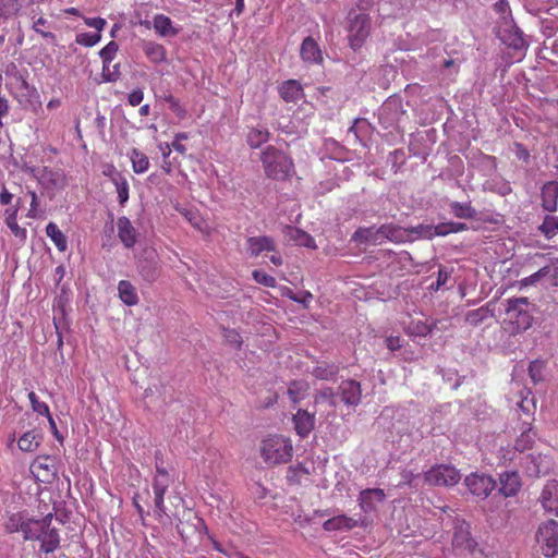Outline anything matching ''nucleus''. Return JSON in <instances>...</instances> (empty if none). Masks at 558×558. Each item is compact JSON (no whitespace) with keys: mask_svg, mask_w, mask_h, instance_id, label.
I'll list each match as a JSON object with an SVG mask.
<instances>
[{"mask_svg":"<svg viewBox=\"0 0 558 558\" xmlns=\"http://www.w3.org/2000/svg\"><path fill=\"white\" fill-rule=\"evenodd\" d=\"M409 238L404 234L403 228L393 223H385L376 228L372 227H359L351 236V242L359 245H380L385 241L393 243H404Z\"/></svg>","mask_w":558,"mask_h":558,"instance_id":"1","label":"nucleus"},{"mask_svg":"<svg viewBox=\"0 0 558 558\" xmlns=\"http://www.w3.org/2000/svg\"><path fill=\"white\" fill-rule=\"evenodd\" d=\"M262 162L266 175L275 180H286L294 172L293 160L274 146L262 153Z\"/></svg>","mask_w":558,"mask_h":558,"instance_id":"2","label":"nucleus"},{"mask_svg":"<svg viewBox=\"0 0 558 558\" xmlns=\"http://www.w3.org/2000/svg\"><path fill=\"white\" fill-rule=\"evenodd\" d=\"M506 320L512 326V332L527 330L533 323L532 303L527 298H512L505 301Z\"/></svg>","mask_w":558,"mask_h":558,"instance_id":"3","label":"nucleus"},{"mask_svg":"<svg viewBox=\"0 0 558 558\" xmlns=\"http://www.w3.org/2000/svg\"><path fill=\"white\" fill-rule=\"evenodd\" d=\"M292 453V442L284 436L274 435L262 441L260 454L268 464L287 463L291 460Z\"/></svg>","mask_w":558,"mask_h":558,"instance_id":"4","label":"nucleus"},{"mask_svg":"<svg viewBox=\"0 0 558 558\" xmlns=\"http://www.w3.org/2000/svg\"><path fill=\"white\" fill-rule=\"evenodd\" d=\"M424 483L429 486L451 487L461 480V473L451 464H436L423 473Z\"/></svg>","mask_w":558,"mask_h":558,"instance_id":"5","label":"nucleus"},{"mask_svg":"<svg viewBox=\"0 0 558 558\" xmlns=\"http://www.w3.org/2000/svg\"><path fill=\"white\" fill-rule=\"evenodd\" d=\"M536 542L546 557L558 555V523L555 520H547L538 525Z\"/></svg>","mask_w":558,"mask_h":558,"instance_id":"6","label":"nucleus"},{"mask_svg":"<svg viewBox=\"0 0 558 558\" xmlns=\"http://www.w3.org/2000/svg\"><path fill=\"white\" fill-rule=\"evenodd\" d=\"M53 514L48 513L40 519L38 537L35 541L40 542L39 550L44 554L54 553L60 547L59 530L51 526Z\"/></svg>","mask_w":558,"mask_h":558,"instance_id":"7","label":"nucleus"},{"mask_svg":"<svg viewBox=\"0 0 558 558\" xmlns=\"http://www.w3.org/2000/svg\"><path fill=\"white\" fill-rule=\"evenodd\" d=\"M497 24V35L505 45L515 50H522L527 47L523 32L515 25L513 20L498 22Z\"/></svg>","mask_w":558,"mask_h":558,"instance_id":"8","label":"nucleus"},{"mask_svg":"<svg viewBox=\"0 0 558 558\" xmlns=\"http://www.w3.org/2000/svg\"><path fill=\"white\" fill-rule=\"evenodd\" d=\"M349 41L352 49L362 47L371 32V19L366 13L355 14L350 17Z\"/></svg>","mask_w":558,"mask_h":558,"instance_id":"9","label":"nucleus"},{"mask_svg":"<svg viewBox=\"0 0 558 558\" xmlns=\"http://www.w3.org/2000/svg\"><path fill=\"white\" fill-rule=\"evenodd\" d=\"M520 464L529 476L538 477L549 472L551 460L546 454L529 453L522 458Z\"/></svg>","mask_w":558,"mask_h":558,"instance_id":"10","label":"nucleus"},{"mask_svg":"<svg viewBox=\"0 0 558 558\" xmlns=\"http://www.w3.org/2000/svg\"><path fill=\"white\" fill-rule=\"evenodd\" d=\"M464 483L471 494L481 498L488 497L497 485L496 481L492 476L480 473H472L468 475Z\"/></svg>","mask_w":558,"mask_h":558,"instance_id":"11","label":"nucleus"},{"mask_svg":"<svg viewBox=\"0 0 558 558\" xmlns=\"http://www.w3.org/2000/svg\"><path fill=\"white\" fill-rule=\"evenodd\" d=\"M170 484V478H166L163 475L160 477H154L153 481V492H154V506H155V517L157 520L161 521L163 517H167L166 506H165V494L168 490Z\"/></svg>","mask_w":558,"mask_h":558,"instance_id":"12","label":"nucleus"},{"mask_svg":"<svg viewBox=\"0 0 558 558\" xmlns=\"http://www.w3.org/2000/svg\"><path fill=\"white\" fill-rule=\"evenodd\" d=\"M403 113L398 100H388L379 109V121L385 129H389L399 123Z\"/></svg>","mask_w":558,"mask_h":558,"instance_id":"13","label":"nucleus"},{"mask_svg":"<svg viewBox=\"0 0 558 558\" xmlns=\"http://www.w3.org/2000/svg\"><path fill=\"white\" fill-rule=\"evenodd\" d=\"M543 509L558 517V481H548L538 497Z\"/></svg>","mask_w":558,"mask_h":558,"instance_id":"14","label":"nucleus"},{"mask_svg":"<svg viewBox=\"0 0 558 558\" xmlns=\"http://www.w3.org/2000/svg\"><path fill=\"white\" fill-rule=\"evenodd\" d=\"M338 395L345 405L356 407L362 397L361 384L354 379L343 380L338 387Z\"/></svg>","mask_w":558,"mask_h":558,"instance_id":"15","label":"nucleus"},{"mask_svg":"<svg viewBox=\"0 0 558 558\" xmlns=\"http://www.w3.org/2000/svg\"><path fill=\"white\" fill-rule=\"evenodd\" d=\"M499 493L504 497H513L520 492L522 482L517 471H505L499 475Z\"/></svg>","mask_w":558,"mask_h":558,"instance_id":"16","label":"nucleus"},{"mask_svg":"<svg viewBox=\"0 0 558 558\" xmlns=\"http://www.w3.org/2000/svg\"><path fill=\"white\" fill-rule=\"evenodd\" d=\"M541 206L548 213H555L558 208V182L548 181L541 189Z\"/></svg>","mask_w":558,"mask_h":558,"instance_id":"17","label":"nucleus"},{"mask_svg":"<svg viewBox=\"0 0 558 558\" xmlns=\"http://www.w3.org/2000/svg\"><path fill=\"white\" fill-rule=\"evenodd\" d=\"M159 262L154 253H149L145 258L137 262V270L142 278L147 282H154L159 277Z\"/></svg>","mask_w":558,"mask_h":558,"instance_id":"18","label":"nucleus"},{"mask_svg":"<svg viewBox=\"0 0 558 558\" xmlns=\"http://www.w3.org/2000/svg\"><path fill=\"white\" fill-rule=\"evenodd\" d=\"M294 429L296 434L305 438L315 427V414L308 413L306 410L299 409L293 415Z\"/></svg>","mask_w":558,"mask_h":558,"instance_id":"19","label":"nucleus"},{"mask_svg":"<svg viewBox=\"0 0 558 558\" xmlns=\"http://www.w3.org/2000/svg\"><path fill=\"white\" fill-rule=\"evenodd\" d=\"M300 56L307 63L320 64L323 62L322 50L316 40L311 36L303 39Z\"/></svg>","mask_w":558,"mask_h":558,"instance_id":"20","label":"nucleus"},{"mask_svg":"<svg viewBox=\"0 0 558 558\" xmlns=\"http://www.w3.org/2000/svg\"><path fill=\"white\" fill-rule=\"evenodd\" d=\"M452 544L454 547L472 551L476 543L470 533V525L465 522H460L454 526Z\"/></svg>","mask_w":558,"mask_h":558,"instance_id":"21","label":"nucleus"},{"mask_svg":"<svg viewBox=\"0 0 558 558\" xmlns=\"http://www.w3.org/2000/svg\"><path fill=\"white\" fill-rule=\"evenodd\" d=\"M246 250L251 256L257 257L264 252H274L276 245L270 236H250L246 240Z\"/></svg>","mask_w":558,"mask_h":558,"instance_id":"22","label":"nucleus"},{"mask_svg":"<svg viewBox=\"0 0 558 558\" xmlns=\"http://www.w3.org/2000/svg\"><path fill=\"white\" fill-rule=\"evenodd\" d=\"M386 495L380 488H367L360 493L359 504L364 512H371L375 510V501H384Z\"/></svg>","mask_w":558,"mask_h":558,"instance_id":"23","label":"nucleus"},{"mask_svg":"<svg viewBox=\"0 0 558 558\" xmlns=\"http://www.w3.org/2000/svg\"><path fill=\"white\" fill-rule=\"evenodd\" d=\"M521 435L515 439L514 449L519 452H524L532 448L536 433L532 429V422L520 417Z\"/></svg>","mask_w":558,"mask_h":558,"instance_id":"24","label":"nucleus"},{"mask_svg":"<svg viewBox=\"0 0 558 558\" xmlns=\"http://www.w3.org/2000/svg\"><path fill=\"white\" fill-rule=\"evenodd\" d=\"M118 236L123 243V245L128 248H131L136 243V231L132 226L130 219L125 216H122L118 219Z\"/></svg>","mask_w":558,"mask_h":558,"instance_id":"25","label":"nucleus"},{"mask_svg":"<svg viewBox=\"0 0 558 558\" xmlns=\"http://www.w3.org/2000/svg\"><path fill=\"white\" fill-rule=\"evenodd\" d=\"M279 94L287 102H296L304 96L302 85L295 80L283 82L279 86Z\"/></svg>","mask_w":558,"mask_h":558,"instance_id":"26","label":"nucleus"},{"mask_svg":"<svg viewBox=\"0 0 558 558\" xmlns=\"http://www.w3.org/2000/svg\"><path fill=\"white\" fill-rule=\"evenodd\" d=\"M153 26L160 37H174L179 34V28H175L170 17L165 14H156Z\"/></svg>","mask_w":558,"mask_h":558,"instance_id":"27","label":"nucleus"},{"mask_svg":"<svg viewBox=\"0 0 558 558\" xmlns=\"http://www.w3.org/2000/svg\"><path fill=\"white\" fill-rule=\"evenodd\" d=\"M43 436L39 432L32 429L24 433L17 440V446L23 452H34L39 447Z\"/></svg>","mask_w":558,"mask_h":558,"instance_id":"28","label":"nucleus"},{"mask_svg":"<svg viewBox=\"0 0 558 558\" xmlns=\"http://www.w3.org/2000/svg\"><path fill=\"white\" fill-rule=\"evenodd\" d=\"M118 292L120 300L128 306H134L140 301L136 288L129 280L119 281Z\"/></svg>","mask_w":558,"mask_h":558,"instance_id":"29","label":"nucleus"},{"mask_svg":"<svg viewBox=\"0 0 558 558\" xmlns=\"http://www.w3.org/2000/svg\"><path fill=\"white\" fill-rule=\"evenodd\" d=\"M142 49L145 56L154 63L159 64L166 61V48L155 41H144Z\"/></svg>","mask_w":558,"mask_h":558,"instance_id":"30","label":"nucleus"},{"mask_svg":"<svg viewBox=\"0 0 558 558\" xmlns=\"http://www.w3.org/2000/svg\"><path fill=\"white\" fill-rule=\"evenodd\" d=\"M356 520L342 514L326 520L323 524V527L324 530L331 532L340 530H351L354 526H356Z\"/></svg>","mask_w":558,"mask_h":558,"instance_id":"31","label":"nucleus"},{"mask_svg":"<svg viewBox=\"0 0 558 558\" xmlns=\"http://www.w3.org/2000/svg\"><path fill=\"white\" fill-rule=\"evenodd\" d=\"M451 214L459 219H474L477 216L476 209L471 206V203L449 202L448 204Z\"/></svg>","mask_w":558,"mask_h":558,"instance_id":"32","label":"nucleus"},{"mask_svg":"<svg viewBox=\"0 0 558 558\" xmlns=\"http://www.w3.org/2000/svg\"><path fill=\"white\" fill-rule=\"evenodd\" d=\"M46 234L60 252H65L68 250L66 236L54 222H49L46 226Z\"/></svg>","mask_w":558,"mask_h":558,"instance_id":"33","label":"nucleus"},{"mask_svg":"<svg viewBox=\"0 0 558 558\" xmlns=\"http://www.w3.org/2000/svg\"><path fill=\"white\" fill-rule=\"evenodd\" d=\"M339 373V367L336 364L320 363L316 365L312 375L320 380H335Z\"/></svg>","mask_w":558,"mask_h":558,"instance_id":"34","label":"nucleus"},{"mask_svg":"<svg viewBox=\"0 0 558 558\" xmlns=\"http://www.w3.org/2000/svg\"><path fill=\"white\" fill-rule=\"evenodd\" d=\"M130 159L132 162V169L135 173L141 174L148 170L149 159L137 148H132L130 151Z\"/></svg>","mask_w":558,"mask_h":558,"instance_id":"35","label":"nucleus"},{"mask_svg":"<svg viewBox=\"0 0 558 558\" xmlns=\"http://www.w3.org/2000/svg\"><path fill=\"white\" fill-rule=\"evenodd\" d=\"M40 519H34L27 514L19 532L23 534L24 541H35L38 537Z\"/></svg>","mask_w":558,"mask_h":558,"instance_id":"36","label":"nucleus"},{"mask_svg":"<svg viewBox=\"0 0 558 558\" xmlns=\"http://www.w3.org/2000/svg\"><path fill=\"white\" fill-rule=\"evenodd\" d=\"M538 231L545 239L551 240L558 234V217L546 215L543 222L538 226Z\"/></svg>","mask_w":558,"mask_h":558,"instance_id":"37","label":"nucleus"},{"mask_svg":"<svg viewBox=\"0 0 558 558\" xmlns=\"http://www.w3.org/2000/svg\"><path fill=\"white\" fill-rule=\"evenodd\" d=\"M269 140V132L265 126L253 128L247 134V144L252 148H258Z\"/></svg>","mask_w":558,"mask_h":558,"instance_id":"38","label":"nucleus"},{"mask_svg":"<svg viewBox=\"0 0 558 558\" xmlns=\"http://www.w3.org/2000/svg\"><path fill=\"white\" fill-rule=\"evenodd\" d=\"M5 223L8 228L11 230V232L19 238L21 241H25L27 236V231L24 228H21L17 225L16 218H17V209H14L10 211L9 209L5 210Z\"/></svg>","mask_w":558,"mask_h":558,"instance_id":"39","label":"nucleus"},{"mask_svg":"<svg viewBox=\"0 0 558 558\" xmlns=\"http://www.w3.org/2000/svg\"><path fill=\"white\" fill-rule=\"evenodd\" d=\"M289 236L291 240H293L295 242L296 245L308 247V248L316 247L314 238L311 236L308 233H306L303 230H300L298 228H290Z\"/></svg>","mask_w":558,"mask_h":558,"instance_id":"40","label":"nucleus"},{"mask_svg":"<svg viewBox=\"0 0 558 558\" xmlns=\"http://www.w3.org/2000/svg\"><path fill=\"white\" fill-rule=\"evenodd\" d=\"M27 514L28 513L25 511H20V512L10 514L7 519V521L4 522L5 531L10 534L17 533L20 527H22V524H23L24 520L26 519Z\"/></svg>","mask_w":558,"mask_h":558,"instance_id":"41","label":"nucleus"},{"mask_svg":"<svg viewBox=\"0 0 558 558\" xmlns=\"http://www.w3.org/2000/svg\"><path fill=\"white\" fill-rule=\"evenodd\" d=\"M22 8V0H0V17L9 19Z\"/></svg>","mask_w":558,"mask_h":558,"instance_id":"42","label":"nucleus"},{"mask_svg":"<svg viewBox=\"0 0 558 558\" xmlns=\"http://www.w3.org/2000/svg\"><path fill=\"white\" fill-rule=\"evenodd\" d=\"M519 409L522 411L525 417L520 415L523 420L531 421L533 423L534 421V412H535V400L534 397H524L522 400L518 403Z\"/></svg>","mask_w":558,"mask_h":558,"instance_id":"43","label":"nucleus"},{"mask_svg":"<svg viewBox=\"0 0 558 558\" xmlns=\"http://www.w3.org/2000/svg\"><path fill=\"white\" fill-rule=\"evenodd\" d=\"M307 390V384L304 381H292L288 388V395L292 402L300 401Z\"/></svg>","mask_w":558,"mask_h":558,"instance_id":"44","label":"nucleus"},{"mask_svg":"<svg viewBox=\"0 0 558 558\" xmlns=\"http://www.w3.org/2000/svg\"><path fill=\"white\" fill-rule=\"evenodd\" d=\"M113 185L116 186V191L118 193L119 203L121 206H124V204L129 199V182L124 175L119 178L117 181L113 182Z\"/></svg>","mask_w":558,"mask_h":558,"instance_id":"45","label":"nucleus"},{"mask_svg":"<svg viewBox=\"0 0 558 558\" xmlns=\"http://www.w3.org/2000/svg\"><path fill=\"white\" fill-rule=\"evenodd\" d=\"M404 234H415L418 238L432 240L433 239V226L432 225H418L416 227H411L408 229H403Z\"/></svg>","mask_w":558,"mask_h":558,"instance_id":"46","label":"nucleus"},{"mask_svg":"<svg viewBox=\"0 0 558 558\" xmlns=\"http://www.w3.org/2000/svg\"><path fill=\"white\" fill-rule=\"evenodd\" d=\"M28 399L34 412L46 417L49 416L50 411L48 404L46 402L40 401L34 391H31L28 393Z\"/></svg>","mask_w":558,"mask_h":558,"instance_id":"47","label":"nucleus"},{"mask_svg":"<svg viewBox=\"0 0 558 558\" xmlns=\"http://www.w3.org/2000/svg\"><path fill=\"white\" fill-rule=\"evenodd\" d=\"M119 50V45L111 40L100 51L99 56L102 60V64L105 63H111V61L114 59L117 52Z\"/></svg>","mask_w":558,"mask_h":558,"instance_id":"48","label":"nucleus"},{"mask_svg":"<svg viewBox=\"0 0 558 558\" xmlns=\"http://www.w3.org/2000/svg\"><path fill=\"white\" fill-rule=\"evenodd\" d=\"M544 368L545 364L542 361L535 360L530 363L529 375L534 384H537L543 380Z\"/></svg>","mask_w":558,"mask_h":558,"instance_id":"49","label":"nucleus"},{"mask_svg":"<svg viewBox=\"0 0 558 558\" xmlns=\"http://www.w3.org/2000/svg\"><path fill=\"white\" fill-rule=\"evenodd\" d=\"M494 11L499 15L498 22H506L507 20H513L511 16L510 7L507 0H498L493 5Z\"/></svg>","mask_w":558,"mask_h":558,"instance_id":"50","label":"nucleus"},{"mask_svg":"<svg viewBox=\"0 0 558 558\" xmlns=\"http://www.w3.org/2000/svg\"><path fill=\"white\" fill-rule=\"evenodd\" d=\"M252 276H253V279L259 284H263L268 288L276 287V283H277L276 279L272 276L266 274L262 269L253 270Z\"/></svg>","mask_w":558,"mask_h":558,"instance_id":"51","label":"nucleus"},{"mask_svg":"<svg viewBox=\"0 0 558 558\" xmlns=\"http://www.w3.org/2000/svg\"><path fill=\"white\" fill-rule=\"evenodd\" d=\"M101 39V35L99 33H81L76 35L75 41L85 47H93L98 44Z\"/></svg>","mask_w":558,"mask_h":558,"instance_id":"52","label":"nucleus"},{"mask_svg":"<svg viewBox=\"0 0 558 558\" xmlns=\"http://www.w3.org/2000/svg\"><path fill=\"white\" fill-rule=\"evenodd\" d=\"M120 64L105 63L102 64V77L106 82H116L120 77Z\"/></svg>","mask_w":558,"mask_h":558,"instance_id":"53","label":"nucleus"},{"mask_svg":"<svg viewBox=\"0 0 558 558\" xmlns=\"http://www.w3.org/2000/svg\"><path fill=\"white\" fill-rule=\"evenodd\" d=\"M546 278L550 279V283L558 287V258H553L544 266Z\"/></svg>","mask_w":558,"mask_h":558,"instance_id":"54","label":"nucleus"},{"mask_svg":"<svg viewBox=\"0 0 558 558\" xmlns=\"http://www.w3.org/2000/svg\"><path fill=\"white\" fill-rule=\"evenodd\" d=\"M165 101L168 102L169 109L175 113L179 118H184L186 116V110L180 104L179 99L173 97L171 94L165 96Z\"/></svg>","mask_w":558,"mask_h":558,"instance_id":"55","label":"nucleus"},{"mask_svg":"<svg viewBox=\"0 0 558 558\" xmlns=\"http://www.w3.org/2000/svg\"><path fill=\"white\" fill-rule=\"evenodd\" d=\"M223 338L232 347L240 349L242 345V337L241 335L234 330V329H223Z\"/></svg>","mask_w":558,"mask_h":558,"instance_id":"56","label":"nucleus"},{"mask_svg":"<svg viewBox=\"0 0 558 558\" xmlns=\"http://www.w3.org/2000/svg\"><path fill=\"white\" fill-rule=\"evenodd\" d=\"M451 275V270H448L446 267H440L437 274V280L435 283L430 286V290H439L442 286H445L448 281V278Z\"/></svg>","mask_w":558,"mask_h":558,"instance_id":"57","label":"nucleus"},{"mask_svg":"<svg viewBox=\"0 0 558 558\" xmlns=\"http://www.w3.org/2000/svg\"><path fill=\"white\" fill-rule=\"evenodd\" d=\"M48 21L44 17H39L36 21L33 22V29L40 34L44 38L49 39L51 41L56 40V35L51 32H46L43 28H40V25H47Z\"/></svg>","mask_w":558,"mask_h":558,"instance_id":"58","label":"nucleus"},{"mask_svg":"<svg viewBox=\"0 0 558 558\" xmlns=\"http://www.w3.org/2000/svg\"><path fill=\"white\" fill-rule=\"evenodd\" d=\"M486 310L484 307H481V308H477V310H474V311H470L468 314H466V320L470 323V324H473V325H476L481 322H483L486 317Z\"/></svg>","mask_w":558,"mask_h":558,"instance_id":"59","label":"nucleus"},{"mask_svg":"<svg viewBox=\"0 0 558 558\" xmlns=\"http://www.w3.org/2000/svg\"><path fill=\"white\" fill-rule=\"evenodd\" d=\"M362 129H368L367 121L365 119H355L353 124L349 128L348 134H353L354 137L360 141V132Z\"/></svg>","mask_w":558,"mask_h":558,"instance_id":"60","label":"nucleus"},{"mask_svg":"<svg viewBox=\"0 0 558 558\" xmlns=\"http://www.w3.org/2000/svg\"><path fill=\"white\" fill-rule=\"evenodd\" d=\"M338 391L335 392L331 388H325L320 391V398L326 400L330 407L338 405Z\"/></svg>","mask_w":558,"mask_h":558,"instance_id":"61","label":"nucleus"},{"mask_svg":"<svg viewBox=\"0 0 558 558\" xmlns=\"http://www.w3.org/2000/svg\"><path fill=\"white\" fill-rule=\"evenodd\" d=\"M411 332L415 336L425 337L432 332V327L426 323L418 322L413 324Z\"/></svg>","mask_w":558,"mask_h":558,"instance_id":"62","label":"nucleus"},{"mask_svg":"<svg viewBox=\"0 0 558 558\" xmlns=\"http://www.w3.org/2000/svg\"><path fill=\"white\" fill-rule=\"evenodd\" d=\"M451 225L449 222H441L437 226H433V239L435 236H446L448 234H451Z\"/></svg>","mask_w":558,"mask_h":558,"instance_id":"63","label":"nucleus"},{"mask_svg":"<svg viewBox=\"0 0 558 558\" xmlns=\"http://www.w3.org/2000/svg\"><path fill=\"white\" fill-rule=\"evenodd\" d=\"M514 154L519 160H522L526 163L530 161V157H531L530 151L526 149V147L522 143H519V142L514 143Z\"/></svg>","mask_w":558,"mask_h":558,"instance_id":"64","label":"nucleus"}]
</instances>
